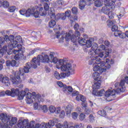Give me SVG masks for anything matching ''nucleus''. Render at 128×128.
<instances>
[{"label":"nucleus","instance_id":"f257e3e1","mask_svg":"<svg viewBox=\"0 0 128 128\" xmlns=\"http://www.w3.org/2000/svg\"><path fill=\"white\" fill-rule=\"evenodd\" d=\"M40 62H50V58L46 54L44 56L42 55H38L37 58H34L31 62H28L24 68H19L18 72L14 75H10V78L13 84H20L22 80L20 78V76H24V74H28L31 68H36L38 66H40Z\"/></svg>","mask_w":128,"mask_h":128},{"label":"nucleus","instance_id":"f03ea898","mask_svg":"<svg viewBox=\"0 0 128 128\" xmlns=\"http://www.w3.org/2000/svg\"><path fill=\"white\" fill-rule=\"evenodd\" d=\"M80 36V33L77 30L75 32L74 35V32L72 30H70L68 33H66L65 32H62L61 34L60 32H56V38H58L61 36L60 39L59 40V42H64V38L66 42H68L71 40L72 42H76V37Z\"/></svg>","mask_w":128,"mask_h":128},{"label":"nucleus","instance_id":"7ed1b4c3","mask_svg":"<svg viewBox=\"0 0 128 128\" xmlns=\"http://www.w3.org/2000/svg\"><path fill=\"white\" fill-rule=\"evenodd\" d=\"M92 64H93V70L100 74L106 72L112 66L110 64H106L105 62H102V60L99 58H98L96 60H93Z\"/></svg>","mask_w":128,"mask_h":128},{"label":"nucleus","instance_id":"20e7f679","mask_svg":"<svg viewBox=\"0 0 128 128\" xmlns=\"http://www.w3.org/2000/svg\"><path fill=\"white\" fill-rule=\"evenodd\" d=\"M92 94L94 96H102L105 94V96L107 98L106 100L108 102H111L114 100L117 94L116 90H112L110 89H108L106 92H104V90L100 91L93 90Z\"/></svg>","mask_w":128,"mask_h":128},{"label":"nucleus","instance_id":"39448f33","mask_svg":"<svg viewBox=\"0 0 128 128\" xmlns=\"http://www.w3.org/2000/svg\"><path fill=\"white\" fill-rule=\"evenodd\" d=\"M64 64V60L62 59H60L57 64H56V68L58 70L60 68L61 69L62 72H64L67 74V76H70V74H74V68H72V64Z\"/></svg>","mask_w":128,"mask_h":128},{"label":"nucleus","instance_id":"423d86ee","mask_svg":"<svg viewBox=\"0 0 128 128\" xmlns=\"http://www.w3.org/2000/svg\"><path fill=\"white\" fill-rule=\"evenodd\" d=\"M34 124L36 125L34 126ZM44 125V124L42 123L36 124L34 121L30 122L28 124V122L26 120L21 121L17 124L18 128H42Z\"/></svg>","mask_w":128,"mask_h":128},{"label":"nucleus","instance_id":"0eeeda50","mask_svg":"<svg viewBox=\"0 0 128 128\" xmlns=\"http://www.w3.org/2000/svg\"><path fill=\"white\" fill-rule=\"evenodd\" d=\"M26 51V48L20 45L18 46V50H12V52H13L15 56H14V60H20L24 58V52Z\"/></svg>","mask_w":128,"mask_h":128},{"label":"nucleus","instance_id":"6e6552de","mask_svg":"<svg viewBox=\"0 0 128 128\" xmlns=\"http://www.w3.org/2000/svg\"><path fill=\"white\" fill-rule=\"evenodd\" d=\"M40 100L42 98V96L40 94H37L36 96V92H32V94L28 92L26 95V102L28 104H32L34 102V100Z\"/></svg>","mask_w":128,"mask_h":128},{"label":"nucleus","instance_id":"1a4fd4ad","mask_svg":"<svg viewBox=\"0 0 128 128\" xmlns=\"http://www.w3.org/2000/svg\"><path fill=\"white\" fill-rule=\"evenodd\" d=\"M100 48L96 49L94 50V52L92 54H89L90 56V58L91 60L89 61V64L92 66V62H94V60H96L97 58H102L104 56V52H101Z\"/></svg>","mask_w":128,"mask_h":128},{"label":"nucleus","instance_id":"9d476101","mask_svg":"<svg viewBox=\"0 0 128 128\" xmlns=\"http://www.w3.org/2000/svg\"><path fill=\"white\" fill-rule=\"evenodd\" d=\"M105 6L102 8L101 12L104 14H108L110 12V10H114L116 5H112L110 0H105L104 1Z\"/></svg>","mask_w":128,"mask_h":128},{"label":"nucleus","instance_id":"9b49d317","mask_svg":"<svg viewBox=\"0 0 128 128\" xmlns=\"http://www.w3.org/2000/svg\"><path fill=\"white\" fill-rule=\"evenodd\" d=\"M18 122V119L16 118H12L10 121V118L5 115L4 118V120H2V122L4 123V125L1 124L2 128H8V126H12L14 124H16Z\"/></svg>","mask_w":128,"mask_h":128},{"label":"nucleus","instance_id":"f8f14e48","mask_svg":"<svg viewBox=\"0 0 128 128\" xmlns=\"http://www.w3.org/2000/svg\"><path fill=\"white\" fill-rule=\"evenodd\" d=\"M4 92L6 94H7V96H10L12 98H14L16 96H18V94H20V89H14V88H12L11 89V91L10 90H6Z\"/></svg>","mask_w":128,"mask_h":128},{"label":"nucleus","instance_id":"ddd939ff","mask_svg":"<svg viewBox=\"0 0 128 128\" xmlns=\"http://www.w3.org/2000/svg\"><path fill=\"white\" fill-rule=\"evenodd\" d=\"M6 52H7L8 54H10V52H8V46H4L0 50V58H2L4 54ZM0 64H4V60L0 58Z\"/></svg>","mask_w":128,"mask_h":128},{"label":"nucleus","instance_id":"4468645a","mask_svg":"<svg viewBox=\"0 0 128 128\" xmlns=\"http://www.w3.org/2000/svg\"><path fill=\"white\" fill-rule=\"evenodd\" d=\"M50 16V18H54L56 20H58L60 18V14H58L56 15L54 14V8H51L50 10H49L48 12Z\"/></svg>","mask_w":128,"mask_h":128},{"label":"nucleus","instance_id":"2eb2a0df","mask_svg":"<svg viewBox=\"0 0 128 128\" xmlns=\"http://www.w3.org/2000/svg\"><path fill=\"white\" fill-rule=\"evenodd\" d=\"M54 76L56 80H60V78H64L66 76H68L66 72H62L60 74L58 72H54Z\"/></svg>","mask_w":128,"mask_h":128},{"label":"nucleus","instance_id":"dca6fc26","mask_svg":"<svg viewBox=\"0 0 128 128\" xmlns=\"http://www.w3.org/2000/svg\"><path fill=\"white\" fill-rule=\"evenodd\" d=\"M20 45H18V41H16V40H14V41L11 42V44H8V48L9 50V51L12 52L14 48H18V46H20Z\"/></svg>","mask_w":128,"mask_h":128},{"label":"nucleus","instance_id":"f3484780","mask_svg":"<svg viewBox=\"0 0 128 128\" xmlns=\"http://www.w3.org/2000/svg\"><path fill=\"white\" fill-rule=\"evenodd\" d=\"M35 102V103L34 105V110H40V108H42V105L38 104L40 102H44V98H41L39 100H34Z\"/></svg>","mask_w":128,"mask_h":128},{"label":"nucleus","instance_id":"a211bd4d","mask_svg":"<svg viewBox=\"0 0 128 128\" xmlns=\"http://www.w3.org/2000/svg\"><path fill=\"white\" fill-rule=\"evenodd\" d=\"M30 92V90L28 88H26L24 90L20 91V94L18 96V100H24V98L26 96V92Z\"/></svg>","mask_w":128,"mask_h":128},{"label":"nucleus","instance_id":"6ab92c4d","mask_svg":"<svg viewBox=\"0 0 128 128\" xmlns=\"http://www.w3.org/2000/svg\"><path fill=\"white\" fill-rule=\"evenodd\" d=\"M37 8H38V6H36L33 7L32 9L29 8L26 11V17L30 18V16L34 14V12L36 10Z\"/></svg>","mask_w":128,"mask_h":128},{"label":"nucleus","instance_id":"aec40b11","mask_svg":"<svg viewBox=\"0 0 128 128\" xmlns=\"http://www.w3.org/2000/svg\"><path fill=\"white\" fill-rule=\"evenodd\" d=\"M2 84L4 86H10V80L8 77H4L2 79Z\"/></svg>","mask_w":128,"mask_h":128},{"label":"nucleus","instance_id":"412c9836","mask_svg":"<svg viewBox=\"0 0 128 128\" xmlns=\"http://www.w3.org/2000/svg\"><path fill=\"white\" fill-rule=\"evenodd\" d=\"M98 48V44L94 42L92 44L91 49L89 50L88 54H92L94 52V50Z\"/></svg>","mask_w":128,"mask_h":128},{"label":"nucleus","instance_id":"4be33fe9","mask_svg":"<svg viewBox=\"0 0 128 128\" xmlns=\"http://www.w3.org/2000/svg\"><path fill=\"white\" fill-rule=\"evenodd\" d=\"M94 6L97 8H100V6H102V5L104 4V2L106 0H94Z\"/></svg>","mask_w":128,"mask_h":128},{"label":"nucleus","instance_id":"5701e85b","mask_svg":"<svg viewBox=\"0 0 128 128\" xmlns=\"http://www.w3.org/2000/svg\"><path fill=\"white\" fill-rule=\"evenodd\" d=\"M50 62H54V64H58V60L56 57H54V52H51L50 55Z\"/></svg>","mask_w":128,"mask_h":128},{"label":"nucleus","instance_id":"b1692460","mask_svg":"<svg viewBox=\"0 0 128 128\" xmlns=\"http://www.w3.org/2000/svg\"><path fill=\"white\" fill-rule=\"evenodd\" d=\"M87 40L82 37H79L78 38V42L80 46H86L87 47Z\"/></svg>","mask_w":128,"mask_h":128},{"label":"nucleus","instance_id":"393cba45","mask_svg":"<svg viewBox=\"0 0 128 128\" xmlns=\"http://www.w3.org/2000/svg\"><path fill=\"white\" fill-rule=\"evenodd\" d=\"M116 36H119L120 38H126V34L125 33L122 32V31H116V32L114 34Z\"/></svg>","mask_w":128,"mask_h":128},{"label":"nucleus","instance_id":"a878e982","mask_svg":"<svg viewBox=\"0 0 128 128\" xmlns=\"http://www.w3.org/2000/svg\"><path fill=\"white\" fill-rule=\"evenodd\" d=\"M101 84L102 82L100 81V80H98V82H95L94 84H93L92 87L94 89V90H100Z\"/></svg>","mask_w":128,"mask_h":128},{"label":"nucleus","instance_id":"bb28decb","mask_svg":"<svg viewBox=\"0 0 128 128\" xmlns=\"http://www.w3.org/2000/svg\"><path fill=\"white\" fill-rule=\"evenodd\" d=\"M100 73L98 72H95L93 74V78L94 80H100Z\"/></svg>","mask_w":128,"mask_h":128},{"label":"nucleus","instance_id":"cd10ccee","mask_svg":"<svg viewBox=\"0 0 128 128\" xmlns=\"http://www.w3.org/2000/svg\"><path fill=\"white\" fill-rule=\"evenodd\" d=\"M72 106L71 104H68L65 109L66 114L67 116L68 114H70V112H72Z\"/></svg>","mask_w":128,"mask_h":128},{"label":"nucleus","instance_id":"c85d7f7f","mask_svg":"<svg viewBox=\"0 0 128 128\" xmlns=\"http://www.w3.org/2000/svg\"><path fill=\"white\" fill-rule=\"evenodd\" d=\"M86 2L85 0H80L79 2V8H80L81 10H84V8L86 7Z\"/></svg>","mask_w":128,"mask_h":128},{"label":"nucleus","instance_id":"c756f323","mask_svg":"<svg viewBox=\"0 0 128 128\" xmlns=\"http://www.w3.org/2000/svg\"><path fill=\"white\" fill-rule=\"evenodd\" d=\"M58 122V120L56 118H54L52 120H50L48 122L49 125L50 126H54Z\"/></svg>","mask_w":128,"mask_h":128},{"label":"nucleus","instance_id":"7c9ffc66","mask_svg":"<svg viewBox=\"0 0 128 128\" xmlns=\"http://www.w3.org/2000/svg\"><path fill=\"white\" fill-rule=\"evenodd\" d=\"M39 14L41 16L46 15V11L44 9V8H40L39 10Z\"/></svg>","mask_w":128,"mask_h":128},{"label":"nucleus","instance_id":"2f4dec72","mask_svg":"<svg viewBox=\"0 0 128 128\" xmlns=\"http://www.w3.org/2000/svg\"><path fill=\"white\" fill-rule=\"evenodd\" d=\"M109 54H110V52H104V57L103 58V60H106V64H108L110 62V60L106 58L108 56Z\"/></svg>","mask_w":128,"mask_h":128},{"label":"nucleus","instance_id":"473e14b6","mask_svg":"<svg viewBox=\"0 0 128 128\" xmlns=\"http://www.w3.org/2000/svg\"><path fill=\"white\" fill-rule=\"evenodd\" d=\"M2 1V6L3 8H8L10 6V4L7 1H4V0H0Z\"/></svg>","mask_w":128,"mask_h":128},{"label":"nucleus","instance_id":"72a5a7b5","mask_svg":"<svg viewBox=\"0 0 128 128\" xmlns=\"http://www.w3.org/2000/svg\"><path fill=\"white\" fill-rule=\"evenodd\" d=\"M94 41V39L92 38H90V40H87L86 42H87V48H90L92 46V42Z\"/></svg>","mask_w":128,"mask_h":128},{"label":"nucleus","instance_id":"f704fd0d","mask_svg":"<svg viewBox=\"0 0 128 128\" xmlns=\"http://www.w3.org/2000/svg\"><path fill=\"white\" fill-rule=\"evenodd\" d=\"M116 24V20H107V26L109 27L112 26L113 24Z\"/></svg>","mask_w":128,"mask_h":128},{"label":"nucleus","instance_id":"c9c22d12","mask_svg":"<svg viewBox=\"0 0 128 128\" xmlns=\"http://www.w3.org/2000/svg\"><path fill=\"white\" fill-rule=\"evenodd\" d=\"M112 10H110L108 14V16L110 20H112V18H114V13H113Z\"/></svg>","mask_w":128,"mask_h":128},{"label":"nucleus","instance_id":"e433bc0d","mask_svg":"<svg viewBox=\"0 0 128 128\" xmlns=\"http://www.w3.org/2000/svg\"><path fill=\"white\" fill-rule=\"evenodd\" d=\"M74 127L75 128H84V125L82 123H76Z\"/></svg>","mask_w":128,"mask_h":128},{"label":"nucleus","instance_id":"4c0bfd02","mask_svg":"<svg viewBox=\"0 0 128 128\" xmlns=\"http://www.w3.org/2000/svg\"><path fill=\"white\" fill-rule=\"evenodd\" d=\"M98 114L101 116H106V112L104 110H99L98 112Z\"/></svg>","mask_w":128,"mask_h":128},{"label":"nucleus","instance_id":"58836bf2","mask_svg":"<svg viewBox=\"0 0 128 128\" xmlns=\"http://www.w3.org/2000/svg\"><path fill=\"white\" fill-rule=\"evenodd\" d=\"M56 22L54 20H51L49 22V26L50 28H52L54 26H56Z\"/></svg>","mask_w":128,"mask_h":128},{"label":"nucleus","instance_id":"ea45409f","mask_svg":"<svg viewBox=\"0 0 128 128\" xmlns=\"http://www.w3.org/2000/svg\"><path fill=\"white\" fill-rule=\"evenodd\" d=\"M49 110L50 112L54 114V112H56V107L54 106H50L49 107Z\"/></svg>","mask_w":128,"mask_h":128},{"label":"nucleus","instance_id":"a19ab883","mask_svg":"<svg viewBox=\"0 0 128 128\" xmlns=\"http://www.w3.org/2000/svg\"><path fill=\"white\" fill-rule=\"evenodd\" d=\"M86 118V114L84 113H81L80 115L79 120L81 122H82Z\"/></svg>","mask_w":128,"mask_h":128},{"label":"nucleus","instance_id":"79ce46f5","mask_svg":"<svg viewBox=\"0 0 128 128\" xmlns=\"http://www.w3.org/2000/svg\"><path fill=\"white\" fill-rule=\"evenodd\" d=\"M118 26L116 24H114V25L112 27V32H120V30H118Z\"/></svg>","mask_w":128,"mask_h":128},{"label":"nucleus","instance_id":"37998d69","mask_svg":"<svg viewBox=\"0 0 128 128\" xmlns=\"http://www.w3.org/2000/svg\"><path fill=\"white\" fill-rule=\"evenodd\" d=\"M40 110H43L44 112H46L48 110V108L46 106H41Z\"/></svg>","mask_w":128,"mask_h":128},{"label":"nucleus","instance_id":"c03bdc74","mask_svg":"<svg viewBox=\"0 0 128 128\" xmlns=\"http://www.w3.org/2000/svg\"><path fill=\"white\" fill-rule=\"evenodd\" d=\"M72 116L73 120H76V118H78V112H74L72 113Z\"/></svg>","mask_w":128,"mask_h":128},{"label":"nucleus","instance_id":"a18cd8bd","mask_svg":"<svg viewBox=\"0 0 128 128\" xmlns=\"http://www.w3.org/2000/svg\"><path fill=\"white\" fill-rule=\"evenodd\" d=\"M15 41L18 42H22V37L20 36H16L15 38Z\"/></svg>","mask_w":128,"mask_h":128},{"label":"nucleus","instance_id":"49530a36","mask_svg":"<svg viewBox=\"0 0 128 128\" xmlns=\"http://www.w3.org/2000/svg\"><path fill=\"white\" fill-rule=\"evenodd\" d=\"M6 44V41H4V37L0 36V48H2V44Z\"/></svg>","mask_w":128,"mask_h":128},{"label":"nucleus","instance_id":"de8ad7c7","mask_svg":"<svg viewBox=\"0 0 128 128\" xmlns=\"http://www.w3.org/2000/svg\"><path fill=\"white\" fill-rule=\"evenodd\" d=\"M16 8L14 6H10L8 8V12H14L16 10Z\"/></svg>","mask_w":128,"mask_h":128},{"label":"nucleus","instance_id":"09e8293b","mask_svg":"<svg viewBox=\"0 0 128 128\" xmlns=\"http://www.w3.org/2000/svg\"><path fill=\"white\" fill-rule=\"evenodd\" d=\"M60 118H64V117L66 116V112H64V110H62L59 116Z\"/></svg>","mask_w":128,"mask_h":128},{"label":"nucleus","instance_id":"8fccbe9b","mask_svg":"<svg viewBox=\"0 0 128 128\" xmlns=\"http://www.w3.org/2000/svg\"><path fill=\"white\" fill-rule=\"evenodd\" d=\"M57 3L60 6H65V4H66V2H64L62 0H58L57 2Z\"/></svg>","mask_w":128,"mask_h":128},{"label":"nucleus","instance_id":"3c124183","mask_svg":"<svg viewBox=\"0 0 128 128\" xmlns=\"http://www.w3.org/2000/svg\"><path fill=\"white\" fill-rule=\"evenodd\" d=\"M32 15L34 16V18H38V16H40V12H38V10H36L35 12H34Z\"/></svg>","mask_w":128,"mask_h":128},{"label":"nucleus","instance_id":"603ef678","mask_svg":"<svg viewBox=\"0 0 128 128\" xmlns=\"http://www.w3.org/2000/svg\"><path fill=\"white\" fill-rule=\"evenodd\" d=\"M89 121L90 122H94V115L90 114L89 116Z\"/></svg>","mask_w":128,"mask_h":128},{"label":"nucleus","instance_id":"864d4df0","mask_svg":"<svg viewBox=\"0 0 128 128\" xmlns=\"http://www.w3.org/2000/svg\"><path fill=\"white\" fill-rule=\"evenodd\" d=\"M60 18L61 20H66V14L64 13H61L60 14Z\"/></svg>","mask_w":128,"mask_h":128},{"label":"nucleus","instance_id":"5fc2aeb1","mask_svg":"<svg viewBox=\"0 0 128 128\" xmlns=\"http://www.w3.org/2000/svg\"><path fill=\"white\" fill-rule=\"evenodd\" d=\"M4 40L5 42H7V43L10 42V38H9L8 36L5 35L4 36Z\"/></svg>","mask_w":128,"mask_h":128},{"label":"nucleus","instance_id":"6e6d98bb","mask_svg":"<svg viewBox=\"0 0 128 128\" xmlns=\"http://www.w3.org/2000/svg\"><path fill=\"white\" fill-rule=\"evenodd\" d=\"M61 110H62V108H60V107H58V108H56L55 114H60V112Z\"/></svg>","mask_w":128,"mask_h":128},{"label":"nucleus","instance_id":"4d7b16f0","mask_svg":"<svg viewBox=\"0 0 128 128\" xmlns=\"http://www.w3.org/2000/svg\"><path fill=\"white\" fill-rule=\"evenodd\" d=\"M70 14H72V12L70 10H68L66 12H65V16H66V18H70Z\"/></svg>","mask_w":128,"mask_h":128},{"label":"nucleus","instance_id":"13d9d810","mask_svg":"<svg viewBox=\"0 0 128 128\" xmlns=\"http://www.w3.org/2000/svg\"><path fill=\"white\" fill-rule=\"evenodd\" d=\"M20 12L22 14V16H26V10H20Z\"/></svg>","mask_w":128,"mask_h":128},{"label":"nucleus","instance_id":"bf43d9fd","mask_svg":"<svg viewBox=\"0 0 128 128\" xmlns=\"http://www.w3.org/2000/svg\"><path fill=\"white\" fill-rule=\"evenodd\" d=\"M67 90L68 92H74V89L72 86H67Z\"/></svg>","mask_w":128,"mask_h":128},{"label":"nucleus","instance_id":"052dcab7","mask_svg":"<svg viewBox=\"0 0 128 128\" xmlns=\"http://www.w3.org/2000/svg\"><path fill=\"white\" fill-rule=\"evenodd\" d=\"M99 50L102 52V50H106V46L104 44L100 45L99 46Z\"/></svg>","mask_w":128,"mask_h":128},{"label":"nucleus","instance_id":"680f3d73","mask_svg":"<svg viewBox=\"0 0 128 128\" xmlns=\"http://www.w3.org/2000/svg\"><path fill=\"white\" fill-rule=\"evenodd\" d=\"M49 8H50V6H48V4H47V3L44 4V10H46V12L48 10Z\"/></svg>","mask_w":128,"mask_h":128},{"label":"nucleus","instance_id":"e2e57ef3","mask_svg":"<svg viewBox=\"0 0 128 128\" xmlns=\"http://www.w3.org/2000/svg\"><path fill=\"white\" fill-rule=\"evenodd\" d=\"M9 40L10 42H14V35H10L9 36Z\"/></svg>","mask_w":128,"mask_h":128},{"label":"nucleus","instance_id":"0e129e2a","mask_svg":"<svg viewBox=\"0 0 128 128\" xmlns=\"http://www.w3.org/2000/svg\"><path fill=\"white\" fill-rule=\"evenodd\" d=\"M72 14H77L78 13V8H76V7H73L72 8Z\"/></svg>","mask_w":128,"mask_h":128},{"label":"nucleus","instance_id":"69168bd1","mask_svg":"<svg viewBox=\"0 0 128 128\" xmlns=\"http://www.w3.org/2000/svg\"><path fill=\"white\" fill-rule=\"evenodd\" d=\"M42 124H44V128H50V126L48 122V124H46L45 122H42Z\"/></svg>","mask_w":128,"mask_h":128},{"label":"nucleus","instance_id":"338daca9","mask_svg":"<svg viewBox=\"0 0 128 128\" xmlns=\"http://www.w3.org/2000/svg\"><path fill=\"white\" fill-rule=\"evenodd\" d=\"M79 92L78 91H74L72 92V96H78Z\"/></svg>","mask_w":128,"mask_h":128},{"label":"nucleus","instance_id":"774afa93","mask_svg":"<svg viewBox=\"0 0 128 128\" xmlns=\"http://www.w3.org/2000/svg\"><path fill=\"white\" fill-rule=\"evenodd\" d=\"M62 90L64 92H68V86L64 85L62 88Z\"/></svg>","mask_w":128,"mask_h":128}]
</instances>
